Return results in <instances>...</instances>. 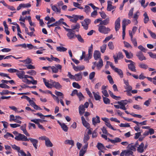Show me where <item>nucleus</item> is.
<instances>
[{"mask_svg": "<svg viewBox=\"0 0 156 156\" xmlns=\"http://www.w3.org/2000/svg\"><path fill=\"white\" fill-rule=\"evenodd\" d=\"M67 76L69 78L76 81L81 80L82 78V73L81 72L79 73L75 74L74 75L71 74L70 72H68Z\"/></svg>", "mask_w": 156, "mask_h": 156, "instance_id": "obj_1", "label": "nucleus"}, {"mask_svg": "<svg viewBox=\"0 0 156 156\" xmlns=\"http://www.w3.org/2000/svg\"><path fill=\"white\" fill-rule=\"evenodd\" d=\"M98 31L100 32L105 34H108L111 30L108 27H106L104 25L99 24L98 25Z\"/></svg>", "mask_w": 156, "mask_h": 156, "instance_id": "obj_2", "label": "nucleus"}, {"mask_svg": "<svg viewBox=\"0 0 156 156\" xmlns=\"http://www.w3.org/2000/svg\"><path fill=\"white\" fill-rule=\"evenodd\" d=\"M28 139L23 134L21 133H19L18 135L16 136L15 137V139L17 140L25 141H29V139Z\"/></svg>", "mask_w": 156, "mask_h": 156, "instance_id": "obj_3", "label": "nucleus"}, {"mask_svg": "<svg viewBox=\"0 0 156 156\" xmlns=\"http://www.w3.org/2000/svg\"><path fill=\"white\" fill-rule=\"evenodd\" d=\"M91 20L89 19H85L81 22L82 26L83 28L85 30H87L88 28V26L90 23Z\"/></svg>", "mask_w": 156, "mask_h": 156, "instance_id": "obj_4", "label": "nucleus"}, {"mask_svg": "<svg viewBox=\"0 0 156 156\" xmlns=\"http://www.w3.org/2000/svg\"><path fill=\"white\" fill-rule=\"evenodd\" d=\"M128 103V101L127 100H121L120 101H118L117 103L120 105V108L124 110H126V108L125 107Z\"/></svg>", "mask_w": 156, "mask_h": 156, "instance_id": "obj_5", "label": "nucleus"}, {"mask_svg": "<svg viewBox=\"0 0 156 156\" xmlns=\"http://www.w3.org/2000/svg\"><path fill=\"white\" fill-rule=\"evenodd\" d=\"M51 68L53 73H57L58 72L59 69H61L62 66L59 64H56L55 66H52Z\"/></svg>", "mask_w": 156, "mask_h": 156, "instance_id": "obj_6", "label": "nucleus"}, {"mask_svg": "<svg viewBox=\"0 0 156 156\" xmlns=\"http://www.w3.org/2000/svg\"><path fill=\"white\" fill-rule=\"evenodd\" d=\"M120 18L118 17L115 20V31H117L120 27Z\"/></svg>", "mask_w": 156, "mask_h": 156, "instance_id": "obj_7", "label": "nucleus"}, {"mask_svg": "<svg viewBox=\"0 0 156 156\" xmlns=\"http://www.w3.org/2000/svg\"><path fill=\"white\" fill-rule=\"evenodd\" d=\"M31 5L30 3H21L17 7V10H19L22 8H28L30 7Z\"/></svg>", "mask_w": 156, "mask_h": 156, "instance_id": "obj_8", "label": "nucleus"}, {"mask_svg": "<svg viewBox=\"0 0 156 156\" xmlns=\"http://www.w3.org/2000/svg\"><path fill=\"white\" fill-rule=\"evenodd\" d=\"M28 139H29V140H30V142L32 143L33 146L34 147L35 149H37L38 147V140L30 137Z\"/></svg>", "mask_w": 156, "mask_h": 156, "instance_id": "obj_9", "label": "nucleus"}, {"mask_svg": "<svg viewBox=\"0 0 156 156\" xmlns=\"http://www.w3.org/2000/svg\"><path fill=\"white\" fill-rule=\"evenodd\" d=\"M93 63L94 65H96L97 68L98 70L100 69L103 66V62L101 59L99 60L98 63H97L96 62H94Z\"/></svg>", "mask_w": 156, "mask_h": 156, "instance_id": "obj_10", "label": "nucleus"}, {"mask_svg": "<svg viewBox=\"0 0 156 156\" xmlns=\"http://www.w3.org/2000/svg\"><path fill=\"white\" fill-rule=\"evenodd\" d=\"M144 144L142 142L137 147V150L138 152L142 153L144 152Z\"/></svg>", "mask_w": 156, "mask_h": 156, "instance_id": "obj_11", "label": "nucleus"}, {"mask_svg": "<svg viewBox=\"0 0 156 156\" xmlns=\"http://www.w3.org/2000/svg\"><path fill=\"white\" fill-rule=\"evenodd\" d=\"M94 57L95 60H99L101 59V53L100 52L98 51H95L94 54Z\"/></svg>", "mask_w": 156, "mask_h": 156, "instance_id": "obj_12", "label": "nucleus"}, {"mask_svg": "<svg viewBox=\"0 0 156 156\" xmlns=\"http://www.w3.org/2000/svg\"><path fill=\"white\" fill-rule=\"evenodd\" d=\"M67 36L68 38L70 40H73L76 37V35L72 32V30L67 34Z\"/></svg>", "mask_w": 156, "mask_h": 156, "instance_id": "obj_13", "label": "nucleus"}, {"mask_svg": "<svg viewBox=\"0 0 156 156\" xmlns=\"http://www.w3.org/2000/svg\"><path fill=\"white\" fill-rule=\"evenodd\" d=\"M71 64L72 65L74 69L77 72L82 70L85 68L84 66H76L73 63L71 62Z\"/></svg>", "mask_w": 156, "mask_h": 156, "instance_id": "obj_14", "label": "nucleus"}, {"mask_svg": "<svg viewBox=\"0 0 156 156\" xmlns=\"http://www.w3.org/2000/svg\"><path fill=\"white\" fill-rule=\"evenodd\" d=\"M135 65V63L134 62H133L131 63L128 64V66L129 69L133 72H136V70Z\"/></svg>", "mask_w": 156, "mask_h": 156, "instance_id": "obj_15", "label": "nucleus"}, {"mask_svg": "<svg viewBox=\"0 0 156 156\" xmlns=\"http://www.w3.org/2000/svg\"><path fill=\"white\" fill-rule=\"evenodd\" d=\"M58 123L61 126L62 130L65 132H67L68 129L67 126L64 123L61 122L59 121H57Z\"/></svg>", "mask_w": 156, "mask_h": 156, "instance_id": "obj_16", "label": "nucleus"}, {"mask_svg": "<svg viewBox=\"0 0 156 156\" xmlns=\"http://www.w3.org/2000/svg\"><path fill=\"white\" fill-rule=\"evenodd\" d=\"M92 122L93 125L95 126L97 123H100V118L98 116H96L95 117L92 118Z\"/></svg>", "mask_w": 156, "mask_h": 156, "instance_id": "obj_17", "label": "nucleus"}, {"mask_svg": "<svg viewBox=\"0 0 156 156\" xmlns=\"http://www.w3.org/2000/svg\"><path fill=\"white\" fill-rule=\"evenodd\" d=\"M130 23L131 21L130 20L124 19L122 21V28L126 29V26Z\"/></svg>", "mask_w": 156, "mask_h": 156, "instance_id": "obj_18", "label": "nucleus"}, {"mask_svg": "<svg viewBox=\"0 0 156 156\" xmlns=\"http://www.w3.org/2000/svg\"><path fill=\"white\" fill-rule=\"evenodd\" d=\"M136 55L140 61H143L146 59V58L141 52H137L136 54Z\"/></svg>", "mask_w": 156, "mask_h": 156, "instance_id": "obj_19", "label": "nucleus"}, {"mask_svg": "<svg viewBox=\"0 0 156 156\" xmlns=\"http://www.w3.org/2000/svg\"><path fill=\"white\" fill-rule=\"evenodd\" d=\"M25 74L24 71H20L18 70V71L16 73V75L19 78L21 79L24 78V77L25 75Z\"/></svg>", "mask_w": 156, "mask_h": 156, "instance_id": "obj_20", "label": "nucleus"}, {"mask_svg": "<svg viewBox=\"0 0 156 156\" xmlns=\"http://www.w3.org/2000/svg\"><path fill=\"white\" fill-rule=\"evenodd\" d=\"M45 20H46L48 21L47 23V24L54 22L55 21V20L53 17L50 18L49 16L46 17Z\"/></svg>", "mask_w": 156, "mask_h": 156, "instance_id": "obj_21", "label": "nucleus"}, {"mask_svg": "<svg viewBox=\"0 0 156 156\" xmlns=\"http://www.w3.org/2000/svg\"><path fill=\"white\" fill-rule=\"evenodd\" d=\"M52 10L57 13H60L61 12V9L58 8L56 5H52L51 6Z\"/></svg>", "mask_w": 156, "mask_h": 156, "instance_id": "obj_22", "label": "nucleus"}, {"mask_svg": "<svg viewBox=\"0 0 156 156\" xmlns=\"http://www.w3.org/2000/svg\"><path fill=\"white\" fill-rule=\"evenodd\" d=\"M110 21V19L109 17L106 18V19L104 20H102L100 22V25H106L109 23Z\"/></svg>", "mask_w": 156, "mask_h": 156, "instance_id": "obj_23", "label": "nucleus"}, {"mask_svg": "<svg viewBox=\"0 0 156 156\" xmlns=\"http://www.w3.org/2000/svg\"><path fill=\"white\" fill-rule=\"evenodd\" d=\"M122 51L125 52L126 57L127 58L129 59H130L133 58V55L132 53L131 52H128L127 51L124 49H123Z\"/></svg>", "mask_w": 156, "mask_h": 156, "instance_id": "obj_24", "label": "nucleus"}, {"mask_svg": "<svg viewBox=\"0 0 156 156\" xmlns=\"http://www.w3.org/2000/svg\"><path fill=\"white\" fill-rule=\"evenodd\" d=\"M52 83L53 87H55L57 89H60L62 88V86L58 82H51Z\"/></svg>", "mask_w": 156, "mask_h": 156, "instance_id": "obj_25", "label": "nucleus"}, {"mask_svg": "<svg viewBox=\"0 0 156 156\" xmlns=\"http://www.w3.org/2000/svg\"><path fill=\"white\" fill-rule=\"evenodd\" d=\"M43 81L45 86L48 88H51L53 87L52 83H49L48 81H47L45 78H43Z\"/></svg>", "mask_w": 156, "mask_h": 156, "instance_id": "obj_26", "label": "nucleus"}, {"mask_svg": "<svg viewBox=\"0 0 156 156\" xmlns=\"http://www.w3.org/2000/svg\"><path fill=\"white\" fill-rule=\"evenodd\" d=\"M114 71L115 72L118 73L121 78L123 77V73L121 69L117 68H116L114 69Z\"/></svg>", "mask_w": 156, "mask_h": 156, "instance_id": "obj_27", "label": "nucleus"}, {"mask_svg": "<svg viewBox=\"0 0 156 156\" xmlns=\"http://www.w3.org/2000/svg\"><path fill=\"white\" fill-rule=\"evenodd\" d=\"M92 93L93 94L94 98L96 100L99 101L100 100L101 97L99 95V92H93Z\"/></svg>", "mask_w": 156, "mask_h": 156, "instance_id": "obj_28", "label": "nucleus"}, {"mask_svg": "<svg viewBox=\"0 0 156 156\" xmlns=\"http://www.w3.org/2000/svg\"><path fill=\"white\" fill-rule=\"evenodd\" d=\"M109 141L112 144L119 143L122 141V140L119 137H115L114 139H109Z\"/></svg>", "mask_w": 156, "mask_h": 156, "instance_id": "obj_29", "label": "nucleus"}, {"mask_svg": "<svg viewBox=\"0 0 156 156\" xmlns=\"http://www.w3.org/2000/svg\"><path fill=\"white\" fill-rule=\"evenodd\" d=\"M96 147L99 150H101L102 149L106 150L105 147L104 146V145L100 143H98Z\"/></svg>", "mask_w": 156, "mask_h": 156, "instance_id": "obj_30", "label": "nucleus"}, {"mask_svg": "<svg viewBox=\"0 0 156 156\" xmlns=\"http://www.w3.org/2000/svg\"><path fill=\"white\" fill-rule=\"evenodd\" d=\"M79 113L80 115H82L85 111V109L83 105H81L79 107Z\"/></svg>", "mask_w": 156, "mask_h": 156, "instance_id": "obj_31", "label": "nucleus"}, {"mask_svg": "<svg viewBox=\"0 0 156 156\" xmlns=\"http://www.w3.org/2000/svg\"><path fill=\"white\" fill-rule=\"evenodd\" d=\"M72 18L70 20V21L74 23H76L78 19V16L77 15H72Z\"/></svg>", "mask_w": 156, "mask_h": 156, "instance_id": "obj_32", "label": "nucleus"}, {"mask_svg": "<svg viewBox=\"0 0 156 156\" xmlns=\"http://www.w3.org/2000/svg\"><path fill=\"white\" fill-rule=\"evenodd\" d=\"M144 16V23H147L149 21V18L146 12H145L143 14Z\"/></svg>", "mask_w": 156, "mask_h": 156, "instance_id": "obj_33", "label": "nucleus"}, {"mask_svg": "<svg viewBox=\"0 0 156 156\" xmlns=\"http://www.w3.org/2000/svg\"><path fill=\"white\" fill-rule=\"evenodd\" d=\"M20 62L27 64H29L32 62V60L30 58H27L25 60H20Z\"/></svg>", "mask_w": 156, "mask_h": 156, "instance_id": "obj_34", "label": "nucleus"}, {"mask_svg": "<svg viewBox=\"0 0 156 156\" xmlns=\"http://www.w3.org/2000/svg\"><path fill=\"white\" fill-rule=\"evenodd\" d=\"M45 145L48 147H52L53 146V144L50 141L49 138L45 141Z\"/></svg>", "mask_w": 156, "mask_h": 156, "instance_id": "obj_35", "label": "nucleus"}, {"mask_svg": "<svg viewBox=\"0 0 156 156\" xmlns=\"http://www.w3.org/2000/svg\"><path fill=\"white\" fill-rule=\"evenodd\" d=\"M90 8L89 6L86 5L84 9V11L88 15L90 12Z\"/></svg>", "mask_w": 156, "mask_h": 156, "instance_id": "obj_36", "label": "nucleus"}, {"mask_svg": "<svg viewBox=\"0 0 156 156\" xmlns=\"http://www.w3.org/2000/svg\"><path fill=\"white\" fill-rule=\"evenodd\" d=\"M135 146L132 145V144H130L128 145V148L131 151H135L136 149Z\"/></svg>", "mask_w": 156, "mask_h": 156, "instance_id": "obj_37", "label": "nucleus"}, {"mask_svg": "<svg viewBox=\"0 0 156 156\" xmlns=\"http://www.w3.org/2000/svg\"><path fill=\"white\" fill-rule=\"evenodd\" d=\"M67 49L63 47H56V50L57 51L60 52H64L66 51Z\"/></svg>", "mask_w": 156, "mask_h": 156, "instance_id": "obj_38", "label": "nucleus"}, {"mask_svg": "<svg viewBox=\"0 0 156 156\" xmlns=\"http://www.w3.org/2000/svg\"><path fill=\"white\" fill-rule=\"evenodd\" d=\"M146 121H144L142 122H138L136 121H133V122L136 123L137 125L138 126H139V125H146Z\"/></svg>", "mask_w": 156, "mask_h": 156, "instance_id": "obj_39", "label": "nucleus"}, {"mask_svg": "<svg viewBox=\"0 0 156 156\" xmlns=\"http://www.w3.org/2000/svg\"><path fill=\"white\" fill-rule=\"evenodd\" d=\"M80 25L78 23H77L75 25H71V27L73 30L78 29L80 28Z\"/></svg>", "mask_w": 156, "mask_h": 156, "instance_id": "obj_40", "label": "nucleus"}, {"mask_svg": "<svg viewBox=\"0 0 156 156\" xmlns=\"http://www.w3.org/2000/svg\"><path fill=\"white\" fill-rule=\"evenodd\" d=\"M55 95L58 96L60 97L59 98H64V95L61 92L58 91L56 90L55 91Z\"/></svg>", "mask_w": 156, "mask_h": 156, "instance_id": "obj_41", "label": "nucleus"}, {"mask_svg": "<svg viewBox=\"0 0 156 156\" xmlns=\"http://www.w3.org/2000/svg\"><path fill=\"white\" fill-rule=\"evenodd\" d=\"M76 37L77 38L78 40L80 42L82 43H84V40L80 35L78 34L76 35Z\"/></svg>", "mask_w": 156, "mask_h": 156, "instance_id": "obj_42", "label": "nucleus"}, {"mask_svg": "<svg viewBox=\"0 0 156 156\" xmlns=\"http://www.w3.org/2000/svg\"><path fill=\"white\" fill-rule=\"evenodd\" d=\"M73 5L74 6L77 7L78 9H83V7L80 6V5L79 4V3L73 2Z\"/></svg>", "mask_w": 156, "mask_h": 156, "instance_id": "obj_43", "label": "nucleus"}, {"mask_svg": "<svg viewBox=\"0 0 156 156\" xmlns=\"http://www.w3.org/2000/svg\"><path fill=\"white\" fill-rule=\"evenodd\" d=\"M93 51V45L92 44L91 45V46L89 47L88 51V55L92 56V53Z\"/></svg>", "mask_w": 156, "mask_h": 156, "instance_id": "obj_44", "label": "nucleus"}, {"mask_svg": "<svg viewBox=\"0 0 156 156\" xmlns=\"http://www.w3.org/2000/svg\"><path fill=\"white\" fill-rule=\"evenodd\" d=\"M139 66L140 68L144 69H146L148 67L147 65L143 63L139 64Z\"/></svg>", "mask_w": 156, "mask_h": 156, "instance_id": "obj_45", "label": "nucleus"}, {"mask_svg": "<svg viewBox=\"0 0 156 156\" xmlns=\"http://www.w3.org/2000/svg\"><path fill=\"white\" fill-rule=\"evenodd\" d=\"M27 73L31 76H35L36 74V72L34 70H30L27 72Z\"/></svg>", "mask_w": 156, "mask_h": 156, "instance_id": "obj_46", "label": "nucleus"}, {"mask_svg": "<svg viewBox=\"0 0 156 156\" xmlns=\"http://www.w3.org/2000/svg\"><path fill=\"white\" fill-rule=\"evenodd\" d=\"M11 147L13 149L17 151L18 152L20 150V147L15 144L11 145Z\"/></svg>", "mask_w": 156, "mask_h": 156, "instance_id": "obj_47", "label": "nucleus"}, {"mask_svg": "<svg viewBox=\"0 0 156 156\" xmlns=\"http://www.w3.org/2000/svg\"><path fill=\"white\" fill-rule=\"evenodd\" d=\"M113 37V35L111 34L109 36L105 37V39L103 41V43H106L109 40H110Z\"/></svg>", "mask_w": 156, "mask_h": 156, "instance_id": "obj_48", "label": "nucleus"}, {"mask_svg": "<svg viewBox=\"0 0 156 156\" xmlns=\"http://www.w3.org/2000/svg\"><path fill=\"white\" fill-rule=\"evenodd\" d=\"M107 45L106 44H103L100 47L101 51L102 53H104L106 49Z\"/></svg>", "mask_w": 156, "mask_h": 156, "instance_id": "obj_49", "label": "nucleus"}, {"mask_svg": "<svg viewBox=\"0 0 156 156\" xmlns=\"http://www.w3.org/2000/svg\"><path fill=\"white\" fill-rule=\"evenodd\" d=\"M139 14V12L137 11L134 15L133 18L135 19V20L136 21V23H137V19L138 18Z\"/></svg>", "mask_w": 156, "mask_h": 156, "instance_id": "obj_50", "label": "nucleus"}, {"mask_svg": "<svg viewBox=\"0 0 156 156\" xmlns=\"http://www.w3.org/2000/svg\"><path fill=\"white\" fill-rule=\"evenodd\" d=\"M97 10H94L91 14V17L95 18L96 17V16L98 15V13L97 11Z\"/></svg>", "mask_w": 156, "mask_h": 156, "instance_id": "obj_51", "label": "nucleus"}, {"mask_svg": "<svg viewBox=\"0 0 156 156\" xmlns=\"http://www.w3.org/2000/svg\"><path fill=\"white\" fill-rule=\"evenodd\" d=\"M77 96L78 97L79 100L80 101L83 100L84 99V96L82 94V93L80 92H79L78 94L77 95Z\"/></svg>", "mask_w": 156, "mask_h": 156, "instance_id": "obj_52", "label": "nucleus"}, {"mask_svg": "<svg viewBox=\"0 0 156 156\" xmlns=\"http://www.w3.org/2000/svg\"><path fill=\"white\" fill-rule=\"evenodd\" d=\"M65 143L66 144H69L73 146L74 144V141L72 140H67L65 141Z\"/></svg>", "mask_w": 156, "mask_h": 156, "instance_id": "obj_53", "label": "nucleus"}, {"mask_svg": "<svg viewBox=\"0 0 156 156\" xmlns=\"http://www.w3.org/2000/svg\"><path fill=\"white\" fill-rule=\"evenodd\" d=\"M108 45L109 49L112 50H113L114 49V46L112 41H110L108 42Z\"/></svg>", "mask_w": 156, "mask_h": 156, "instance_id": "obj_54", "label": "nucleus"}, {"mask_svg": "<svg viewBox=\"0 0 156 156\" xmlns=\"http://www.w3.org/2000/svg\"><path fill=\"white\" fill-rule=\"evenodd\" d=\"M151 101V98L149 99L148 100L146 101L144 104V105L147 106H149L150 104Z\"/></svg>", "mask_w": 156, "mask_h": 156, "instance_id": "obj_55", "label": "nucleus"}, {"mask_svg": "<svg viewBox=\"0 0 156 156\" xmlns=\"http://www.w3.org/2000/svg\"><path fill=\"white\" fill-rule=\"evenodd\" d=\"M4 137L6 139H8L9 137H11L12 138L14 137V136L13 135L8 132H7L4 135Z\"/></svg>", "mask_w": 156, "mask_h": 156, "instance_id": "obj_56", "label": "nucleus"}, {"mask_svg": "<svg viewBox=\"0 0 156 156\" xmlns=\"http://www.w3.org/2000/svg\"><path fill=\"white\" fill-rule=\"evenodd\" d=\"M134 8H132L129 11L128 13V17L129 18H130L133 16V14Z\"/></svg>", "mask_w": 156, "mask_h": 156, "instance_id": "obj_57", "label": "nucleus"}, {"mask_svg": "<svg viewBox=\"0 0 156 156\" xmlns=\"http://www.w3.org/2000/svg\"><path fill=\"white\" fill-rule=\"evenodd\" d=\"M103 98L104 102L105 104H107L110 103V100L108 98L103 97Z\"/></svg>", "mask_w": 156, "mask_h": 156, "instance_id": "obj_58", "label": "nucleus"}, {"mask_svg": "<svg viewBox=\"0 0 156 156\" xmlns=\"http://www.w3.org/2000/svg\"><path fill=\"white\" fill-rule=\"evenodd\" d=\"M126 153V156H128L130 155H132L133 153L132 151L129 150H125Z\"/></svg>", "mask_w": 156, "mask_h": 156, "instance_id": "obj_59", "label": "nucleus"}, {"mask_svg": "<svg viewBox=\"0 0 156 156\" xmlns=\"http://www.w3.org/2000/svg\"><path fill=\"white\" fill-rule=\"evenodd\" d=\"M89 139V136L88 135H86L84 136L83 139V142L85 144L88 143L87 141Z\"/></svg>", "mask_w": 156, "mask_h": 156, "instance_id": "obj_60", "label": "nucleus"}, {"mask_svg": "<svg viewBox=\"0 0 156 156\" xmlns=\"http://www.w3.org/2000/svg\"><path fill=\"white\" fill-rule=\"evenodd\" d=\"M148 31L150 34V35L152 38L154 39H156V34L152 32L150 30H148Z\"/></svg>", "mask_w": 156, "mask_h": 156, "instance_id": "obj_61", "label": "nucleus"}, {"mask_svg": "<svg viewBox=\"0 0 156 156\" xmlns=\"http://www.w3.org/2000/svg\"><path fill=\"white\" fill-rule=\"evenodd\" d=\"M64 20L63 18L60 19L58 21H56V24L57 26H58L60 25L61 23L63 24V21Z\"/></svg>", "mask_w": 156, "mask_h": 156, "instance_id": "obj_62", "label": "nucleus"}, {"mask_svg": "<svg viewBox=\"0 0 156 156\" xmlns=\"http://www.w3.org/2000/svg\"><path fill=\"white\" fill-rule=\"evenodd\" d=\"M131 40L132 41V43L133 44L134 46L137 47V43L136 42V39L135 38H131Z\"/></svg>", "mask_w": 156, "mask_h": 156, "instance_id": "obj_63", "label": "nucleus"}, {"mask_svg": "<svg viewBox=\"0 0 156 156\" xmlns=\"http://www.w3.org/2000/svg\"><path fill=\"white\" fill-rule=\"evenodd\" d=\"M72 85L73 87L77 89H80L81 87L80 86L79 84L76 82L73 83Z\"/></svg>", "mask_w": 156, "mask_h": 156, "instance_id": "obj_64", "label": "nucleus"}]
</instances>
